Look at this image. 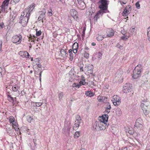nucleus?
<instances>
[{
  "instance_id": "obj_1",
  "label": "nucleus",
  "mask_w": 150,
  "mask_h": 150,
  "mask_svg": "<svg viewBox=\"0 0 150 150\" xmlns=\"http://www.w3.org/2000/svg\"><path fill=\"white\" fill-rule=\"evenodd\" d=\"M143 70L141 64H139L135 67L133 71L132 78L137 79L141 76L142 72Z\"/></svg>"
},
{
  "instance_id": "obj_2",
  "label": "nucleus",
  "mask_w": 150,
  "mask_h": 150,
  "mask_svg": "<svg viewBox=\"0 0 150 150\" xmlns=\"http://www.w3.org/2000/svg\"><path fill=\"white\" fill-rule=\"evenodd\" d=\"M108 2L109 1L107 0H100L99 1L100 4L98 8L100 10L105 12V13L109 12L108 10Z\"/></svg>"
},
{
  "instance_id": "obj_3",
  "label": "nucleus",
  "mask_w": 150,
  "mask_h": 150,
  "mask_svg": "<svg viewBox=\"0 0 150 150\" xmlns=\"http://www.w3.org/2000/svg\"><path fill=\"white\" fill-rule=\"evenodd\" d=\"M29 17V14H26L25 16L21 14L19 18V23H21L23 27L25 26L28 22Z\"/></svg>"
},
{
  "instance_id": "obj_4",
  "label": "nucleus",
  "mask_w": 150,
  "mask_h": 150,
  "mask_svg": "<svg viewBox=\"0 0 150 150\" xmlns=\"http://www.w3.org/2000/svg\"><path fill=\"white\" fill-rule=\"evenodd\" d=\"M22 39V37L21 35H15L12 37L11 41L13 43L19 44L21 42Z\"/></svg>"
},
{
  "instance_id": "obj_5",
  "label": "nucleus",
  "mask_w": 150,
  "mask_h": 150,
  "mask_svg": "<svg viewBox=\"0 0 150 150\" xmlns=\"http://www.w3.org/2000/svg\"><path fill=\"white\" fill-rule=\"evenodd\" d=\"M132 7L131 6L128 5L125 7L122 13V15L124 16H127L131 12Z\"/></svg>"
},
{
  "instance_id": "obj_6",
  "label": "nucleus",
  "mask_w": 150,
  "mask_h": 150,
  "mask_svg": "<svg viewBox=\"0 0 150 150\" xmlns=\"http://www.w3.org/2000/svg\"><path fill=\"white\" fill-rule=\"evenodd\" d=\"M132 85L130 83H126L124 86L123 88V91L124 93H127L131 92L132 90Z\"/></svg>"
},
{
  "instance_id": "obj_7",
  "label": "nucleus",
  "mask_w": 150,
  "mask_h": 150,
  "mask_svg": "<svg viewBox=\"0 0 150 150\" xmlns=\"http://www.w3.org/2000/svg\"><path fill=\"white\" fill-rule=\"evenodd\" d=\"M120 98L117 96L114 95L113 96L112 101L114 105H116L120 104Z\"/></svg>"
},
{
  "instance_id": "obj_8",
  "label": "nucleus",
  "mask_w": 150,
  "mask_h": 150,
  "mask_svg": "<svg viewBox=\"0 0 150 150\" xmlns=\"http://www.w3.org/2000/svg\"><path fill=\"white\" fill-rule=\"evenodd\" d=\"M46 13V10L45 8L43 9L42 11H39V16L38 19L39 21L42 20L45 17Z\"/></svg>"
},
{
  "instance_id": "obj_9",
  "label": "nucleus",
  "mask_w": 150,
  "mask_h": 150,
  "mask_svg": "<svg viewBox=\"0 0 150 150\" xmlns=\"http://www.w3.org/2000/svg\"><path fill=\"white\" fill-rule=\"evenodd\" d=\"M143 122L141 118H139L137 119L136 120L134 127H136L138 128H142L143 127Z\"/></svg>"
},
{
  "instance_id": "obj_10",
  "label": "nucleus",
  "mask_w": 150,
  "mask_h": 150,
  "mask_svg": "<svg viewBox=\"0 0 150 150\" xmlns=\"http://www.w3.org/2000/svg\"><path fill=\"white\" fill-rule=\"evenodd\" d=\"M102 122L99 121H96L93 125V130L95 131H99L100 130V126Z\"/></svg>"
},
{
  "instance_id": "obj_11",
  "label": "nucleus",
  "mask_w": 150,
  "mask_h": 150,
  "mask_svg": "<svg viewBox=\"0 0 150 150\" xmlns=\"http://www.w3.org/2000/svg\"><path fill=\"white\" fill-rule=\"evenodd\" d=\"M6 95L8 100L13 105L14 104L16 100V98L12 97L11 95H9V92L6 93Z\"/></svg>"
},
{
  "instance_id": "obj_12",
  "label": "nucleus",
  "mask_w": 150,
  "mask_h": 150,
  "mask_svg": "<svg viewBox=\"0 0 150 150\" xmlns=\"http://www.w3.org/2000/svg\"><path fill=\"white\" fill-rule=\"evenodd\" d=\"M100 117L101 118V119L99 120V122H103L104 123V125H105V123H106V122H108V115L107 114H104L103 115Z\"/></svg>"
},
{
  "instance_id": "obj_13",
  "label": "nucleus",
  "mask_w": 150,
  "mask_h": 150,
  "mask_svg": "<svg viewBox=\"0 0 150 150\" xmlns=\"http://www.w3.org/2000/svg\"><path fill=\"white\" fill-rule=\"evenodd\" d=\"M70 14L73 18L76 20L78 18V15L77 12L74 9H71L70 11Z\"/></svg>"
},
{
  "instance_id": "obj_14",
  "label": "nucleus",
  "mask_w": 150,
  "mask_h": 150,
  "mask_svg": "<svg viewBox=\"0 0 150 150\" xmlns=\"http://www.w3.org/2000/svg\"><path fill=\"white\" fill-rule=\"evenodd\" d=\"M105 13V12H103L100 10L99 11H98L97 12L95 16L93 18L94 21H96L99 18L100 16H102V15Z\"/></svg>"
},
{
  "instance_id": "obj_15",
  "label": "nucleus",
  "mask_w": 150,
  "mask_h": 150,
  "mask_svg": "<svg viewBox=\"0 0 150 150\" xmlns=\"http://www.w3.org/2000/svg\"><path fill=\"white\" fill-rule=\"evenodd\" d=\"M114 31L112 29L109 28L106 30V37H111L114 35Z\"/></svg>"
},
{
  "instance_id": "obj_16",
  "label": "nucleus",
  "mask_w": 150,
  "mask_h": 150,
  "mask_svg": "<svg viewBox=\"0 0 150 150\" xmlns=\"http://www.w3.org/2000/svg\"><path fill=\"white\" fill-rule=\"evenodd\" d=\"M6 130V132L11 136H13L15 134L14 133V130L12 127H7Z\"/></svg>"
},
{
  "instance_id": "obj_17",
  "label": "nucleus",
  "mask_w": 150,
  "mask_h": 150,
  "mask_svg": "<svg viewBox=\"0 0 150 150\" xmlns=\"http://www.w3.org/2000/svg\"><path fill=\"white\" fill-rule=\"evenodd\" d=\"M142 100L141 107L142 108H147V107L149 105V102L147 101V99Z\"/></svg>"
},
{
  "instance_id": "obj_18",
  "label": "nucleus",
  "mask_w": 150,
  "mask_h": 150,
  "mask_svg": "<svg viewBox=\"0 0 150 150\" xmlns=\"http://www.w3.org/2000/svg\"><path fill=\"white\" fill-rule=\"evenodd\" d=\"M68 122L67 121H65L64 124V127L63 128L62 130L64 132H69L70 130V128L69 127L67 124Z\"/></svg>"
},
{
  "instance_id": "obj_19",
  "label": "nucleus",
  "mask_w": 150,
  "mask_h": 150,
  "mask_svg": "<svg viewBox=\"0 0 150 150\" xmlns=\"http://www.w3.org/2000/svg\"><path fill=\"white\" fill-rule=\"evenodd\" d=\"M105 112L108 114L110 112V110L111 109L110 104L109 102L107 103H105Z\"/></svg>"
},
{
  "instance_id": "obj_20",
  "label": "nucleus",
  "mask_w": 150,
  "mask_h": 150,
  "mask_svg": "<svg viewBox=\"0 0 150 150\" xmlns=\"http://www.w3.org/2000/svg\"><path fill=\"white\" fill-rule=\"evenodd\" d=\"M63 49H60V52L61 56L63 58H66L67 57L68 54L67 51Z\"/></svg>"
},
{
  "instance_id": "obj_21",
  "label": "nucleus",
  "mask_w": 150,
  "mask_h": 150,
  "mask_svg": "<svg viewBox=\"0 0 150 150\" xmlns=\"http://www.w3.org/2000/svg\"><path fill=\"white\" fill-rule=\"evenodd\" d=\"M78 47V45L77 43L75 42L73 44L72 46V50L74 54H76L77 52Z\"/></svg>"
},
{
  "instance_id": "obj_22",
  "label": "nucleus",
  "mask_w": 150,
  "mask_h": 150,
  "mask_svg": "<svg viewBox=\"0 0 150 150\" xmlns=\"http://www.w3.org/2000/svg\"><path fill=\"white\" fill-rule=\"evenodd\" d=\"M35 6V4L33 3L29 6V10L28 13H27V14H29V16H30V13L33 11V10Z\"/></svg>"
},
{
  "instance_id": "obj_23",
  "label": "nucleus",
  "mask_w": 150,
  "mask_h": 150,
  "mask_svg": "<svg viewBox=\"0 0 150 150\" xmlns=\"http://www.w3.org/2000/svg\"><path fill=\"white\" fill-rule=\"evenodd\" d=\"M85 94L87 96H88L89 97H93L94 95V94L92 91H85Z\"/></svg>"
},
{
  "instance_id": "obj_24",
  "label": "nucleus",
  "mask_w": 150,
  "mask_h": 150,
  "mask_svg": "<svg viewBox=\"0 0 150 150\" xmlns=\"http://www.w3.org/2000/svg\"><path fill=\"white\" fill-rule=\"evenodd\" d=\"M79 7L81 9L83 10L85 8V4L83 2H80L79 1Z\"/></svg>"
},
{
  "instance_id": "obj_25",
  "label": "nucleus",
  "mask_w": 150,
  "mask_h": 150,
  "mask_svg": "<svg viewBox=\"0 0 150 150\" xmlns=\"http://www.w3.org/2000/svg\"><path fill=\"white\" fill-rule=\"evenodd\" d=\"M25 52H26V51H21L19 52L18 54L23 58H27Z\"/></svg>"
},
{
  "instance_id": "obj_26",
  "label": "nucleus",
  "mask_w": 150,
  "mask_h": 150,
  "mask_svg": "<svg viewBox=\"0 0 150 150\" xmlns=\"http://www.w3.org/2000/svg\"><path fill=\"white\" fill-rule=\"evenodd\" d=\"M20 88V86L17 84H16L13 86L12 87V89L14 91H18V89Z\"/></svg>"
},
{
  "instance_id": "obj_27",
  "label": "nucleus",
  "mask_w": 150,
  "mask_h": 150,
  "mask_svg": "<svg viewBox=\"0 0 150 150\" xmlns=\"http://www.w3.org/2000/svg\"><path fill=\"white\" fill-rule=\"evenodd\" d=\"M64 95L63 92H61L60 93H58V97L59 98V100L60 101H61L62 100V98Z\"/></svg>"
},
{
  "instance_id": "obj_28",
  "label": "nucleus",
  "mask_w": 150,
  "mask_h": 150,
  "mask_svg": "<svg viewBox=\"0 0 150 150\" xmlns=\"http://www.w3.org/2000/svg\"><path fill=\"white\" fill-rule=\"evenodd\" d=\"M10 0H5L3 2L1 6H5L7 7Z\"/></svg>"
},
{
  "instance_id": "obj_29",
  "label": "nucleus",
  "mask_w": 150,
  "mask_h": 150,
  "mask_svg": "<svg viewBox=\"0 0 150 150\" xmlns=\"http://www.w3.org/2000/svg\"><path fill=\"white\" fill-rule=\"evenodd\" d=\"M87 69L88 71H90L91 73L93 72V66L92 65H88L87 66Z\"/></svg>"
},
{
  "instance_id": "obj_30",
  "label": "nucleus",
  "mask_w": 150,
  "mask_h": 150,
  "mask_svg": "<svg viewBox=\"0 0 150 150\" xmlns=\"http://www.w3.org/2000/svg\"><path fill=\"white\" fill-rule=\"evenodd\" d=\"M121 113L122 112L121 111V109L119 108H117L116 109V113L117 115L119 116L120 115Z\"/></svg>"
},
{
  "instance_id": "obj_31",
  "label": "nucleus",
  "mask_w": 150,
  "mask_h": 150,
  "mask_svg": "<svg viewBox=\"0 0 150 150\" xmlns=\"http://www.w3.org/2000/svg\"><path fill=\"white\" fill-rule=\"evenodd\" d=\"M104 37L103 36H102L101 35H99L96 37V39L98 41H101L102 40L104 39Z\"/></svg>"
},
{
  "instance_id": "obj_32",
  "label": "nucleus",
  "mask_w": 150,
  "mask_h": 150,
  "mask_svg": "<svg viewBox=\"0 0 150 150\" xmlns=\"http://www.w3.org/2000/svg\"><path fill=\"white\" fill-rule=\"evenodd\" d=\"M79 124L77 123H75L73 127V129L75 130H76L79 126Z\"/></svg>"
},
{
  "instance_id": "obj_33",
  "label": "nucleus",
  "mask_w": 150,
  "mask_h": 150,
  "mask_svg": "<svg viewBox=\"0 0 150 150\" xmlns=\"http://www.w3.org/2000/svg\"><path fill=\"white\" fill-rule=\"evenodd\" d=\"M5 6H1V8H0V10H1L0 11V13H1L2 12H6L7 11L6 10V9L5 8Z\"/></svg>"
},
{
  "instance_id": "obj_34",
  "label": "nucleus",
  "mask_w": 150,
  "mask_h": 150,
  "mask_svg": "<svg viewBox=\"0 0 150 150\" xmlns=\"http://www.w3.org/2000/svg\"><path fill=\"white\" fill-rule=\"evenodd\" d=\"M105 97L101 96H99L97 98V99L99 102H101L103 100V99H105Z\"/></svg>"
},
{
  "instance_id": "obj_35",
  "label": "nucleus",
  "mask_w": 150,
  "mask_h": 150,
  "mask_svg": "<svg viewBox=\"0 0 150 150\" xmlns=\"http://www.w3.org/2000/svg\"><path fill=\"white\" fill-rule=\"evenodd\" d=\"M108 127V126L107 125L106 123H105V125H103L102 126H100V130H104L106 128V127Z\"/></svg>"
},
{
  "instance_id": "obj_36",
  "label": "nucleus",
  "mask_w": 150,
  "mask_h": 150,
  "mask_svg": "<svg viewBox=\"0 0 150 150\" xmlns=\"http://www.w3.org/2000/svg\"><path fill=\"white\" fill-rule=\"evenodd\" d=\"M20 0H11L10 2V4H15L19 2Z\"/></svg>"
},
{
  "instance_id": "obj_37",
  "label": "nucleus",
  "mask_w": 150,
  "mask_h": 150,
  "mask_svg": "<svg viewBox=\"0 0 150 150\" xmlns=\"http://www.w3.org/2000/svg\"><path fill=\"white\" fill-rule=\"evenodd\" d=\"M147 108H142V109L144 112V113L145 115H147L148 114L149 112L147 110Z\"/></svg>"
},
{
  "instance_id": "obj_38",
  "label": "nucleus",
  "mask_w": 150,
  "mask_h": 150,
  "mask_svg": "<svg viewBox=\"0 0 150 150\" xmlns=\"http://www.w3.org/2000/svg\"><path fill=\"white\" fill-rule=\"evenodd\" d=\"M80 132H76L74 134V137L75 138H78L79 136Z\"/></svg>"
},
{
  "instance_id": "obj_39",
  "label": "nucleus",
  "mask_w": 150,
  "mask_h": 150,
  "mask_svg": "<svg viewBox=\"0 0 150 150\" xmlns=\"http://www.w3.org/2000/svg\"><path fill=\"white\" fill-rule=\"evenodd\" d=\"M47 14L49 16H51L52 15V11L51 8H50V9L48 10Z\"/></svg>"
},
{
  "instance_id": "obj_40",
  "label": "nucleus",
  "mask_w": 150,
  "mask_h": 150,
  "mask_svg": "<svg viewBox=\"0 0 150 150\" xmlns=\"http://www.w3.org/2000/svg\"><path fill=\"white\" fill-rule=\"evenodd\" d=\"M73 86L79 88L81 86L79 83H74L73 84Z\"/></svg>"
},
{
  "instance_id": "obj_41",
  "label": "nucleus",
  "mask_w": 150,
  "mask_h": 150,
  "mask_svg": "<svg viewBox=\"0 0 150 150\" xmlns=\"http://www.w3.org/2000/svg\"><path fill=\"white\" fill-rule=\"evenodd\" d=\"M35 105H34V106H35L40 107L42 104V103L41 102H35Z\"/></svg>"
},
{
  "instance_id": "obj_42",
  "label": "nucleus",
  "mask_w": 150,
  "mask_h": 150,
  "mask_svg": "<svg viewBox=\"0 0 150 150\" xmlns=\"http://www.w3.org/2000/svg\"><path fill=\"white\" fill-rule=\"evenodd\" d=\"M86 83V82L84 80H83L81 79V81L79 82V83L81 86L82 85H85Z\"/></svg>"
},
{
  "instance_id": "obj_43",
  "label": "nucleus",
  "mask_w": 150,
  "mask_h": 150,
  "mask_svg": "<svg viewBox=\"0 0 150 150\" xmlns=\"http://www.w3.org/2000/svg\"><path fill=\"white\" fill-rule=\"evenodd\" d=\"M89 54L88 53H87L85 51L84 52V56L85 58L88 59L89 57Z\"/></svg>"
},
{
  "instance_id": "obj_44",
  "label": "nucleus",
  "mask_w": 150,
  "mask_h": 150,
  "mask_svg": "<svg viewBox=\"0 0 150 150\" xmlns=\"http://www.w3.org/2000/svg\"><path fill=\"white\" fill-rule=\"evenodd\" d=\"M37 29L36 30V35L37 36H39L42 33L41 31V30H39L38 31H37Z\"/></svg>"
},
{
  "instance_id": "obj_45",
  "label": "nucleus",
  "mask_w": 150,
  "mask_h": 150,
  "mask_svg": "<svg viewBox=\"0 0 150 150\" xmlns=\"http://www.w3.org/2000/svg\"><path fill=\"white\" fill-rule=\"evenodd\" d=\"M40 71H42L41 70L38 69L37 70L35 71V75H38L40 73Z\"/></svg>"
},
{
  "instance_id": "obj_46",
  "label": "nucleus",
  "mask_w": 150,
  "mask_h": 150,
  "mask_svg": "<svg viewBox=\"0 0 150 150\" xmlns=\"http://www.w3.org/2000/svg\"><path fill=\"white\" fill-rule=\"evenodd\" d=\"M118 2H120L122 6V4H125L127 3V1H126L125 0L124 1H121V0H118Z\"/></svg>"
},
{
  "instance_id": "obj_47",
  "label": "nucleus",
  "mask_w": 150,
  "mask_h": 150,
  "mask_svg": "<svg viewBox=\"0 0 150 150\" xmlns=\"http://www.w3.org/2000/svg\"><path fill=\"white\" fill-rule=\"evenodd\" d=\"M117 47L120 50H122L123 49V47L122 46L120 45L119 44L117 45Z\"/></svg>"
},
{
  "instance_id": "obj_48",
  "label": "nucleus",
  "mask_w": 150,
  "mask_h": 150,
  "mask_svg": "<svg viewBox=\"0 0 150 150\" xmlns=\"http://www.w3.org/2000/svg\"><path fill=\"white\" fill-rule=\"evenodd\" d=\"M69 60L70 61H72L73 59V54L72 53L69 54Z\"/></svg>"
},
{
  "instance_id": "obj_49",
  "label": "nucleus",
  "mask_w": 150,
  "mask_h": 150,
  "mask_svg": "<svg viewBox=\"0 0 150 150\" xmlns=\"http://www.w3.org/2000/svg\"><path fill=\"white\" fill-rule=\"evenodd\" d=\"M135 6L137 9H139L140 8V5L138 2H137L136 3Z\"/></svg>"
},
{
  "instance_id": "obj_50",
  "label": "nucleus",
  "mask_w": 150,
  "mask_h": 150,
  "mask_svg": "<svg viewBox=\"0 0 150 150\" xmlns=\"http://www.w3.org/2000/svg\"><path fill=\"white\" fill-rule=\"evenodd\" d=\"M98 57L100 59L102 57V54L100 52H98Z\"/></svg>"
},
{
  "instance_id": "obj_51",
  "label": "nucleus",
  "mask_w": 150,
  "mask_h": 150,
  "mask_svg": "<svg viewBox=\"0 0 150 150\" xmlns=\"http://www.w3.org/2000/svg\"><path fill=\"white\" fill-rule=\"evenodd\" d=\"M121 38L122 40H126L128 38V37H125L124 36H122L121 37Z\"/></svg>"
},
{
  "instance_id": "obj_52",
  "label": "nucleus",
  "mask_w": 150,
  "mask_h": 150,
  "mask_svg": "<svg viewBox=\"0 0 150 150\" xmlns=\"http://www.w3.org/2000/svg\"><path fill=\"white\" fill-rule=\"evenodd\" d=\"M25 129L26 130L27 132L26 133L28 134H30V130L28 129V127H26L25 128Z\"/></svg>"
},
{
  "instance_id": "obj_53",
  "label": "nucleus",
  "mask_w": 150,
  "mask_h": 150,
  "mask_svg": "<svg viewBox=\"0 0 150 150\" xmlns=\"http://www.w3.org/2000/svg\"><path fill=\"white\" fill-rule=\"evenodd\" d=\"M33 120V119L32 118V117H31V116H29L28 118V121L29 122H31V121Z\"/></svg>"
},
{
  "instance_id": "obj_54",
  "label": "nucleus",
  "mask_w": 150,
  "mask_h": 150,
  "mask_svg": "<svg viewBox=\"0 0 150 150\" xmlns=\"http://www.w3.org/2000/svg\"><path fill=\"white\" fill-rule=\"evenodd\" d=\"M42 71H40V73H39V74H38L39 75V80L40 82H41V75H42Z\"/></svg>"
},
{
  "instance_id": "obj_55",
  "label": "nucleus",
  "mask_w": 150,
  "mask_h": 150,
  "mask_svg": "<svg viewBox=\"0 0 150 150\" xmlns=\"http://www.w3.org/2000/svg\"><path fill=\"white\" fill-rule=\"evenodd\" d=\"M5 26L3 23H0V28H3Z\"/></svg>"
},
{
  "instance_id": "obj_56",
  "label": "nucleus",
  "mask_w": 150,
  "mask_h": 150,
  "mask_svg": "<svg viewBox=\"0 0 150 150\" xmlns=\"http://www.w3.org/2000/svg\"><path fill=\"white\" fill-rule=\"evenodd\" d=\"M79 66L80 68V71H83V64H82V66H81V65H79Z\"/></svg>"
},
{
  "instance_id": "obj_57",
  "label": "nucleus",
  "mask_w": 150,
  "mask_h": 150,
  "mask_svg": "<svg viewBox=\"0 0 150 150\" xmlns=\"http://www.w3.org/2000/svg\"><path fill=\"white\" fill-rule=\"evenodd\" d=\"M2 41L1 40H0V52L2 51L1 48L2 47Z\"/></svg>"
},
{
  "instance_id": "obj_58",
  "label": "nucleus",
  "mask_w": 150,
  "mask_h": 150,
  "mask_svg": "<svg viewBox=\"0 0 150 150\" xmlns=\"http://www.w3.org/2000/svg\"><path fill=\"white\" fill-rule=\"evenodd\" d=\"M147 35L148 39L149 41L150 42V33H147Z\"/></svg>"
},
{
  "instance_id": "obj_59",
  "label": "nucleus",
  "mask_w": 150,
  "mask_h": 150,
  "mask_svg": "<svg viewBox=\"0 0 150 150\" xmlns=\"http://www.w3.org/2000/svg\"><path fill=\"white\" fill-rule=\"evenodd\" d=\"M33 142L35 145V147L36 148V146L37 145V140L36 139H33Z\"/></svg>"
},
{
  "instance_id": "obj_60",
  "label": "nucleus",
  "mask_w": 150,
  "mask_h": 150,
  "mask_svg": "<svg viewBox=\"0 0 150 150\" xmlns=\"http://www.w3.org/2000/svg\"><path fill=\"white\" fill-rule=\"evenodd\" d=\"M76 119H79V120H81V118L80 116L79 115H76Z\"/></svg>"
},
{
  "instance_id": "obj_61",
  "label": "nucleus",
  "mask_w": 150,
  "mask_h": 150,
  "mask_svg": "<svg viewBox=\"0 0 150 150\" xmlns=\"http://www.w3.org/2000/svg\"><path fill=\"white\" fill-rule=\"evenodd\" d=\"M35 37H36L34 35H33V36H31L29 38V40L30 41V40H32V39H33L34 38H35Z\"/></svg>"
},
{
  "instance_id": "obj_62",
  "label": "nucleus",
  "mask_w": 150,
  "mask_h": 150,
  "mask_svg": "<svg viewBox=\"0 0 150 150\" xmlns=\"http://www.w3.org/2000/svg\"><path fill=\"white\" fill-rule=\"evenodd\" d=\"M76 120L77 121L76 123L80 124L81 122L82 121V120H81H81H79V119H76Z\"/></svg>"
},
{
  "instance_id": "obj_63",
  "label": "nucleus",
  "mask_w": 150,
  "mask_h": 150,
  "mask_svg": "<svg viewBox=\"0 0 150 150\" xmlns=\"http://www.w3.org/2000/svg\"><path fill=\"white\" fill-rule=\"evenodd\" d=\"M10 121L12 123L13 125H14L13 122H14L15 121L13 119H11V118L10 119Z\"/></svg>"
},
{
  "instance_id": "obj_64",
  "label": "nucleus",
  "mask_w": 150,
  "mask_h": 150,
  "mask_svg": "<svg viewBox=\"0 0 150 150\" xmlns=\"http://www.w3.org/2000/svg\"><path fill=\"white\" fill-rule=\"evenodd\" d=\"M107 98H105V99H103V100L102 101V102H103L104 103H106L107 101Z\"/></svg>"
}]
</instances>
